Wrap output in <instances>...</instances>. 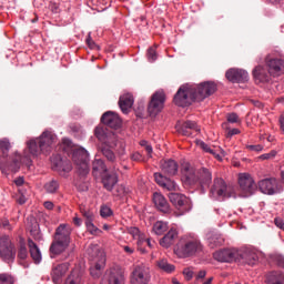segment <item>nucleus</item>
Wrapping results in <instances>:
<instances>
[{"instance_id":"nucleus-1","label":"nucleus","mask_w":284,"mask_h":284,"mask_svg":"<svg viewBox=\"0 0 284 284\" xmlns=\"http://www.w3.org/2000/svg\"><path fill=\"white\" fill-rule=\"evenodd\" d=\"M182 181L185 185H196L202 194H205L212 185V171L207 168L195 170L190 164H184L181 169Z\"/></svg>"},{"instance_id":"nucleus-2","label":"nucleus","mask_w":284,"mask_h":284,"mask_svg":"<svg viewBox=\"0 0 284 284\" xmlns=\"http://www.w3.org/2000/svg\"><path fill=\"white\" fill-rule=\"evenodd\" d=\"M72 236V229L68 224H60L53 234V241L50 245L49 252L54 256L63 254L70 247Z\"/></svg>"},{"instance_id":"nucleus-3","label":"nucleus","mask_w":284,"mask_h":284,"mask_svg":"<svg viewBox=\"0 0 284 284\" xmlns=\"http://www.w3.org/2000/svg\"><path fill=\"white\" fill-rule=\"evenodd\" d=\"M199 252H203V244L196 237L184 236L174 246V254L178 255V258H190Z\"/></svg>"},{"instance_id":"nucleus-4","label":"nucleus","mask_w":284,"mask_h":284,"mask_svg":"<svg viewBox=\"0 0 284 284\" xmlns=\"http://www.w3.org/2000/svg\"><path fill=\"white\" fill-rule=\"evenodd\" d=\"M88 254L93 265L90 268V274L93 278H99V276H101V272H103V268L105 267V253L99 250V246L90 245L88 247Z\"/></svg>"},{"instance_id":"nucleus-5","label":"nucleus","mask_w":284,"mask_h":284,"mask_svg":"<svg viewBox=\"0 0 284 284\" xmlns=\"http://www.w3.org/2000/svg\"><path fill=\"white\" fill-rule=\"evenodd\" d=\"M209 196L210 199H215V201H219L221 199H232V196L235 195L232 187L227 185L223 178H214L213 184L209 191Z\"/></svg>"},{"instance_id":"nucleus-6","label":"nucleus","mask_w":284,"mask_h":284,"mask_svg":"<svg viewBox=\"0 0 284 284\" xmlns=\"http://www.w3.org/2000/svg\"><path fill=\"white\" fill-rule=\"evenodd\" d=\"M194 100V85L184 84L181 85L173 98V103L178 105V108H190Z\"/></svg>"},{"instance_id":"nucleus-7","label":"nucleus","mask_w":284,"mask_h":284,"mask_svg":"<svg viewBox=\"0 0 284 284\" xmlns=\"http://www.w3.org/2000/svg\"><path fill=\"white\" fill-rule=\"evenodd\" d=\"M72 161L77 166L80 176H88L90 174V154L83 148L73 150Z\"/></svg>"},{"instance_id":"nucleus-8","label":"nucleus","mask_w":284,"mask_h":284,"mask_svg":"<svg viewBox=\"0 0 284 284\" xmlns=\"http://www.w3.org/2000/svg\"><path fill=\"white\" fill-rule=\"evenodd\" d=\"M216 90H219V87L214 81H204L200 84H193L194 101L201 103V101H205V99L212 97Z\"/></svg>"},{"instance_id":"nucleus-9","label":"nucleus","mask_w":284,"mask_h":284,"mask_svg":"<svg viewBox=\"0 0 284 284\" xmlns=\"http://www.w3.org/2000/svg\"><path fill=\"white\" fill-rule=\"evenodd\" d=\"M0 256L7 262H12L17 257V251H14V244L10 236H0Z\"/></svg>"},{"instance_id":"nucleus-10","label":"nucleus","mask_w":284,"mask_h":284,"mask_svg":"<svg viewBox=\"0 0 284 284\" xmlns=\"http://www.w3.org/2000/svg\"><path fill=\"white\" fill-rule=\"evenodd\" d=\"M165 105V92L156 91L152 97L148 105V112L150 116H156L163 110Z\"/></svg>"},{"instance_id":"nucleus-11","label":"nucleus","mask_w":284,"mask_h":284,"mask_svg":"<svg viewBox=\"0 0 284 284\" xmlns=\"http://www.w3.org/2000/svg\"><path fill=\"white\" fill-rule=\"evenodd\" d=\"M235 263L254 266L258 263V254L252 248H242L236 251Z\"/></svg>"},{"instance_id":"nucleus-12","label":"nucleus","mask_w":284,"mask_h":284,"mask_svg":"<svg viewBox=\"0 0 284 284\" xmlns=\"http://www.w3.org/2000/svg\"><path fill=\"white\" fill-rule=\"evenodd\" d=\"M239 185L245 197L252 196L256 192V182H254V178L250 173H241L239 175Z\"/></svg>"},{"instance_id":"nucleus-13","label":"nucleus","mask_w":284,"mask_h":284,"mask_svg":"<svg viewBox=\"0 0 284 284\" xmlns=\"http://www.w3.org/2000/svg\"><path fill=\"white\" fill-rule=\"evenodd\" d=\"M152 275L150 274V267L145 265H138L134 267L131 274V284H148L150 283Z\"/></svg>"},{"instance_id":"nucleus-14","label":"nucleus","mask_w":284,"mask_h":284,"mask_svg":"<svg viewBox=\"0 0 284 284\" xmlns=\"http://www.w3.org/2000/svg\"><path fill=\"white\" fill-rule=\"evenodd\" d=\"M109 284H125V270L120 265H114L106 271Z\"/></svg>"},{"instance_id":"nucleus-15","label":"nucleus","mask_w":284,"mask_h":284,"mask_svg":"<svg viewBox=\"0 0 284 284\" xmlns=\"http://www.w3.org/2000/svg\"><path fill=\"white\" fill-rule=\"evenodd\" d=\"M225 77L231 83H247L250 81V74L243 69H229Z\"/></svg>"},{"instance_id":"nucleus-16","label":"nucleus","mask_w":284,"mask_h":284,"mask_svg":"<svg viewBox=\"0 0 284 284\" xmlns=\"http://www.w3.org/2000/svg\"><path fill=\"white\" fill-rule=\"evenodd\" d=\"M101 123L106 125V128H111L112 130H119L123 121L121 120V116H119V113L114 111H106L101 116Z\"/></svg>"},{"instance_id":"nucleus-17","label":"nucleus","mask_w":284,"mask_h":284,"mask_svg":"<svg viewBox=\"0 0 284 284\" xmlns=\"http://www.w3.org/2000/svg\"><path fill=\"white\" fill-rule=\"evenodd\" d=\"M169 199L173 205L181 210L182 214H185V212H190V210H192L190 200L184 194L170 193Z\"/></svg>"},{"instance_id":"nucleus-18","label":"nucleus","mask_w":284,"mask_h":284,"mask_svg":"<svg viewBox=\"0 0 284 284\" xmlns=\"http://www.w3.org/2000/svg\"><path fill=\"white\" fill-rule=\"evenodd\" d=\"M52 168L55 172H59V174L72 172V162L68 159L61 158V155H53L51 158Z\"/></svg>"},{"instance_id":"nucleus-19","label":"nucleus","mask_w":284,"mask_h":284,"mask_svg":"<svg viewBox=\"0 0 284 284\" xmlns=\"http://www.w3.org/2000/svg\"><path fill=\"white\" fill-rule=\"evenodd\" d=\"M68 270H70V263L68 262L54 265L51 270L52 283L63 284V277L68 274Z\"/></svg>"},{"instance_id":"nucleus-20","label":"nucleus","mask_w":284,"mask_h":284,"mask_svg":"<svg viewBox=\"0 0 284 284\" xmlns=\"http://www.w3.org/2000/svg\"><path fill=\"white\" fill-rule=\"evenodd\" d=\"M37 141L42 154H50L54 143V135L50 131H44Z\"/></svg>"},{"instance_id":"nucleus-21","label":"nucleus","mask_w":284,"mask_h":284,"mask_svg":"<svg viewBox=\"0 0 284 284\" xmlns=\"http://www.w3.org/2000/svg\"><path fill=\"white\" fill-rule=\"evenodd\" d=\"M213 258L219 263H236V250L223 248L213 253Z\"/></svg>"},{"instance_id":"nucleus-22","label":"nucleus","mask_w":284,"mask_h":284,"mask_svg":"<svg viewBox=\"0 0 284 284\" xmlns=\"http://www.w3.org/2000/svg\"><path fill=\"white\" fill-rule=\"evenodd\" d=\"M277 185L278 180H276L275 178L264 179L258 182V187L262 194H268L270 196L276 194Z\"/></svg>"},{"instance_id":"nucleus-23","label":"nucleus","mask_w":284,"mask_h":284,"mask_svg":"<svg viewBox=\"0 0 284 284\" xmlns=\"http://www.w3.org/2000/svg\"><path fill=\"white\" fill-rule=\"evenodd\" d=\"M153 203L159 212H162V214H170V212H171L170 203L168 202L165 196H163V194L154 193L153 194Z\"/></svg>"},{"instance_id":"nucleus-24","label":"nucleus","mask_w":284,"mask_h":284,"mask_svg":"<svg viewBox=\"0 0 284 284\" xmlns=\"http://www.w3.org/2000/svg\"><path fill=\"white\" fill-rule=\"evenodd\" d=\"M178 132L183 136H192L194 132H201V128H199V124H196V122L189 120L178 126Z\"/></svg>"},{"instance_id":"nucleus-25","label":"nucleus","mask_w":284,"mask_h":284,"mask_svg":"<svg viewBox=\"0 0 284 284\" xmlns=\"http://www.w3.org/2000/svg\"><path fill=\"white\" fill-rule=\"evenodd\" d=\"M119 108L123 114H128L134 105V95L132 93H124L119 99Z\"/></svg>"},{"instance_id":"nucleus-26","label":"nucleus","mask_w":284,"mask_h":284,"mask_svg":"<svg viewBox=\"0 0 284 284\" xmlns=\"http://www.w3.org/2000/svg\"><path fill=\"white\" fill-rule=\"evenodd\" d=\"M271 77L272 74H270V71L262 65H257L253 70V79L257 83H270Z\"/></svg>"},{"instance_id":"nucleus-27","label":"nucleus","mask_w":284,"mask_h":284,"mask_svg":"<svg viewBox=\"0 0 284 284\" xmlns=\"http://www.w3.org/2000/svg\"><path fill=\"white\" fill-rule=\"evenodd\" d=\"M154 179L158 185H161V187H164L169 192L176 191V182L170 178L163 176V173H154Z\"/></svg>"},{"instance_id":"nucleus-28","label":"nucleus","mask_w":284,"mask_h":284,"mask_svg":"<svg viewBox=\"0 0 284 284\" xmlns=\"http://www.w3.org/2000/svg\"><path fill=\"white\" fill-rule=\"evenodd\" d=\"M116 183H119V173H116V171L106 173L102 178L103 187L108 192H112V190H114V185H116Z\"/></svg>"},{"instance_id":"nucleus-29","label":"nucleus","mask_w":284,"mask_h":284,"mask_svg":"<svg viewBox=\"0 0 284 284\" xmlns=\"http://www.w3.org/2000/svg\"><path fill=\"white\" fill-rule=\"evenodd\" d=\"M179 239V231L176 229H171L161 240L160 245L161 247H165L168 250L169 247H172L174 243H176V240Z\"/></svg>"},{"instance_id":"nucleus-30","label":"nucleus","mask_w":284,"mask_h":284,"mask_svg":"<svg viewBox=\"0 0 284 284\" xmlns=\"http://www.w3.org/2000/svg\"><path fill=\"white\" fill-rule=\"evenodd\" d=\"M162 174L166 176H176L179 174V163L174 160H166L161 163Z\"/></svg>"},{"instance_id":"nucleus-31","label":"nucleus","mask_w":284,"mask_h":284,"mask_svg":"<svg viewBox=\"0 0 284 284\" xmlns=\"http://www.w3.org/2000/svg\"><path fill=\"white\" fill-rule=\"evenodd\" d=\"M28 247H29V254L36 265H39L42 261L41 250L39 248V245L32 241V239H28Z\"/></svg>"},{"instance_id":"nucleus-32","label":"nucleus","mask_w":284,"mask_h":284,"mask_svg":"<svg viewBox=\"0 0 284 284\" xmlns=\"http://www.w3.org/2000/svg\"><path fill=\"white\" fill-rule=\"evenodd\" d=\"M268 73L271 77H281L283 72V60L271 59L267 61Z\"/></svg>"},{"instance_id":"nucleus-33","label":"nucleus","mask_w":284,"mask_h":284,"mask_svg":"<svg viewBox=\"0 0 284 284\" xmlns=\"http://www.w3.org/2000/svg\"><path fill=\"white\" fill-rule=\"evenodd\" d=\"M64 284H83V273L80 268H73Z\"/></svg>"},{"instance_id":"nucleus-34","label":"nucleus","mask_w":284,"mask_h":284,"mask_svg":"<svg viewBox=\"0 0 284 284\" xmlns=\"http://www.w3.org/2000/svg\"><path fill=\"white\" fill-rule=\"evenodd\" d=\"M266 284H284V273L271 272L267 276Z\"/></svg>"},{"instance_id":"nucleus-35","label":"nucleus","mask_w":284,"mask_h":284,"mask_svg":"<svg viewBox=\"0 0 284 284\" xmlns=\"http://www.w3.org/2000/svg\"><path fill=\"white\" fill-rule=\"evenodd\" d=\"M28 243H26V239L19 237V246H18V258L20 261H26L28 258Z\"/></svg>"},{"instance_id":"nucleus-36","label":"nucleus","mask_w":284,"mask_h":284,"mask_svg":"<svg viewBox=\"0 0 284 284\" xmlns=\"http://www.w3.org/2000/svg\"><path fill=\"white\" fill-rule=\"evenodd\" d=\"M10 150H12V143H10V139L3 138L0 140V152H2V156L8 158L10 154Z\"/></svg>"},{"instance_id":"nucleus-37","label":"nucleus","mask_w":284,"mask_h":284,"mask_svg":"<svg viewBox=\"0 0 284 284\" xmlns=\"http://www.w3.org/2000/svg\"><path fill=\"white\" fill-rule=\"evenodd\" d=\"M92 170H93V174L108 172V166L105 165V162L103 160L95 159L92 163Z\"/></svg>"},{"instance_id":"nucleus-38","label":"nucleus","mask_w":284,"mask_h":284,"mask_svg":"<svg viewBox=\"0 0 284 284\" xmlns=\"http://www.w3.org/2000/svg\"><path fill=\"white\" fill-rule=\"evenodd\" d=\"M59 187L60 184L57 180H51L44 184V190L47 194H57L59 192Z\"/></svg>"},{"instance_id":"nucleus-39","label":"nucleus","mask_w":284,"mask_h":284,"mask_svg":"<svg viewBox=\"0 0 284 284\" xmlns=\"http://www.w3.org/2000/svg\"><path fill=\"white\" fill-rule=\"evenodd\" d=\"M102 155L104 156V159H106V161H109V163H112L114 165V163H116V154H114V151H112V149L108 148V146H103L101 149Z\"/></svg>"},{"instance_id":"nucleus-40","label":"nucleus","mask_w":284,"mask_h":284,"mask_svg":"<svg viewBox=\"0 0 284 284\" xmlns=\"http://www.w3.org/2000/svg\"><path fill=\"white\" fill-rule=\"evenodd\" d=\"M223 243H225V240L221 235H212L209 237V247H211V250L221 247Z\"/></svg>"},{"instance_id":"nucleus-41","label":"nucleus","mask_w":284,"mask_h":284,"mask_svg":"<svg viewBox=\"0 0 284 284\" xmlns=\"http://www.w3.org/2000/svg\"><path fill=\"white\" fill-rule=\"evenodd\" d=\"M153 232L158 235L161 236L168 232V222L163 221H158L153 225Z\"/></svg>"},{"instance_id":"nucleus-42","label":"nucleus","mask_w":284,"mask_h":284,"mask_svg":"<svg viewBox=\"0 0 284 284\" xmlns=\"http://www.w3.org/2000/svg\"><path fill=\"white\" fill-rule=\"evenodd\" d=\"M28 148L31 156H39L41 154V148H39V141L38 140H31L28 142Z\"/></svg>"},{"instance_id":"nucleus-43","label":"nucleus","mask_w":284,"mask_h":284,"mask_svg":"<svg viewBox=\"0 0 284 284\" xmlns=\"http://www.w3.org/2000/svg\"><path fill=\"white\" fill-rule=\"evenodd\" d=\"M158 267H160V270L163 272H166V274H172V272L176 270V266H174V264H170L168 260H160L158 262Z\"/></svg>"},{"instance_id":"nucleus-44","label":"nucleus","mask_w":284,"mask_h":284,"mask_svg":"<svg viewBox=\"0 0 284 284\" xmlns=\"http://www.w3.org/2000/svg\"><path fill=\"white\" fill-rule=\"evenodd\" d=\"M130 194V189L125 187V185L120 184L113 192V196H119V199H123V196H128Z\"/></svg>"},{"instance_id":"nucleus-45","label":"nucleus","mask_w":284,"mask_h":284,"mask_svg":"<svg viewBox=\"0 0 284 284\" xmlns=\"http://www.w3.org/2000/svg\"><path fill=\"white\" fill-rule=\"evenodd\" d=\"M94 135L99 141H102V143H109L108 135L105 134V131L101 126H97L94 130Z\"/></svg>"},{"instance_id":"nucleus-46","label":"nucleus","mask_w":284,"mask_h":284,"mask_svg":"<svg viewBox=\"0 0 284 284\" xmlns=\"http://www.w3.org/2000/svg\"><path fill=\"white\" fill-rule=\"evenodd\" d=\"M146 57H148L150 63H154V61H156V59H159V55L156 54V47H150L148 49Z\"/></svg>"},{"instance_id":"nucleus-47","label":"nucleus","mask_w":284,"mask_h":284,"mask_svg":"<svg viewBox=\"0 0 284 284\" xmlns=\"http://www.w3.org/2000/svg\"><path fill=\"white\" fill-rule=\"evenodd\" d=\"M0 284H14V277L8 273H1Z\"/></svg>"},{"instance_id":"nucleus-48","label":"nucleus","mask_w":284,"mask_h":284,"mask_svg":"<svg viewBox=\"0 0 284 284\" xmlns=\"http://www.w3.org/2000/svg\"><path fill=\"white\" fill-rule=\"evenodd\" d=\"M85 226L88 232H90V234H92L93 236H99V234H101L102 232L99 227L94 225L93 222L87 223Z\"/></svg>"},{"instance_id":"nucleus-49","label":"nucleus","mask_w":284,"mask_h":284,"mask_svg":"<svg viewBox=\"0 0 284 284\" xmlns=\"http://www.w3.org/2000/svg\"><path fill=\"white\" fill-rule=\"evenodd\" d=\"M7 168L9 172H13L14 174H17V172L21 170V162L18 160H13Z\"/></svg>"},{"instance_id":"nucleus-50","label":"nucleus","mask_w":284,"mask_h":284,"mask_svg":"<svg viewBox=\"0 0 284 284\" xmlns=\"http://www.w3.org/2000/svg\"><path fill=\"white\" fill-rule=\"evenodd\" d=\"M113 212L112 209L110 206L103 205L100 209V215L102 216V219H108L109 216H112Z\"/></svg>"},{"instance_id":"nucleus-51","label":"nucleus","mask_w":284,"mask_h":284,"mask_svg":"<svg viewBox=\"0 0 284 284\" xmlns=\"http://www.w3.org/2000/svg\"><path fill=\"white\" fill-rule=\"evenodd\" d=\"M209 154H212L217 161H223V156H225V151L221 149H219V151L211 149V151H209Z\"/></svg>"},{"instance_id":"nucleus-52","label":"nucleus","mask_w":284,"mask_h":284,"mask_svg":"<svg viewBox=\"0 0 284 284\" xmlns=\"http://www.w3.org/2000/svg\"><path fill=\"white\" fill-rule=\"evenodd\" d=\"M30 235L32 236V239H34V241H43V235L41 234V231H39V229H31L30 230Z\"/></svg>"},{"instance_id":"nucleus-53","label":"nucleus","mask_w":284,"mask_h":284,"mask_svg":"<svg viewBox=\"0 0 284 284\" xmlns=\"http://www.w3.org/2000/svg\"><path fill=\"white\" fill-rule=\"evenodd\" d=\"M128 232L131 234V236H133V239H138V241L140 239H143L141 235V231L139 230V227H130L128 230Z\"/></svg>"},{"instance_id":"nucleus-54","label":"nucleus","mask_w":284,"mask_h":284,"mask_svg":"<svg viewBox=\"0 0 284 284\" xmlns=\"http://www.w3.org/2000/svg\"><path fill=\"white\" fill-rule=\"evenodd\" d=\"M277 152L272 150L268 153H264L260 155L261 161H270L271 159H274L276 156Z\"/></svg>"},{"instance_id":"nucleus-55","label":"nucleus","mask_w":284,"mask_h":284,"mask_svg":"<svg viewBox=\"0 0 284 284\" xmlns=\"http://www.w3.org/2000/svg\"><path fill=\"white\" fill-rule=\"evenodd\" d=\"M82 214L85 219V224L94 223V213L92 211H84Z\"/></svg>"},{"instance_id":"nucleus-56","label":"nucleus","mask_w":284,"mask_h":284,"mask_svg":"<svg viewBox=\"0 0 284 284\" xmlns=\"http://www.w3.org/2000/svg\"><path fill=\"white\" fill-rule=\"evenodd\" d=\"M183 275L185 276L186 281H192V278H194V271H192L190 267H186L183 270Z\"/></svg>"},{"instance_id":"nucleus-57","label":"nucleus","mask_w":284,"mask_h":284,"mask_svg":"<svg viewBox=\"0 0 284 284\" xmlns=\"http://www.w3.org/2000/svg\"><path fill=\"white\" fill-rule=\"evenodd\" d=\"M49 10H51V12H53V14H59V12H61V8L59 7V3H57V2H50Z\"/></svg>"},{"instance_id":"nucleus-58","label":"nucleus","mask_w":284,"mask_h":284,"mask_svg":"<svg viewBox=\"0 0 284 284\" xmlns=\"http://www.w3.org/2000/svg\"><path fill=\"white\" fill-rule=\"evenodd\" d=\"M87 45H89L90 50H97L99 49V45H97V42H94V40H92V37L89 34L87 38Z\"/></svg>"},{"instance_id":"nucleus-59","label":"nucleus","mask_w":284,"mask_h":284,"mask_svg":"<svg viewBox=\"0 0 284 284\" xmlns=\"http://www.w3.org/2000/svg\"><path fill=\"white\" fill-rule=\"evenodd\" d=\"M196 144H197V145L201 148V150H203L204 152L210 153L211 150H212V148H210V146L207 145V143H205V142L201 141V140H197V141H196Z\"/></svg>"},{"instance_id":"nucleus-60","label":"nucleus","mask_w":284,"mask_h":284,"mask_svg":"<svg viewBox=\"0 0 284 284\" xmlns=\"http://www.w3.org/2000/svg\"><path fill=\"white\" fill-rule=\"evenodd\" d=\"M246 150H250V152H263V145L261 144L246 145Z\"/></svg>"},{"instance_id":"nucleus-61","label":"nucleus","mask_w":284,"mask_h":284,"mask_svg":"<svg viewBox=\"0 0 284 284\" xmlns=\"http://www.w3.org/2000/svg\"><path fill=\"white\" fill-rule=\"evenodd\" d=\"M227 122L229 123H239V114H236V113H229L227 114Z\"/></svg>"},{"instance_id":"nucleus-62","label":"nucleus","mask_w":284,"mask_h":284,"mask_svg":"<svg viewBox=\"0 0 284 284\" xmlns=\"http://www.w3.org/2000/svg\"><path fill=\"white\" fill-rule=\"evenodd\" d=\"M140 145H141L142 148H145L148 154H152V145H150V144L148 143V141L141 140V141H140Z\"/></svg>"},{"instance_id":"nucleus-63","label":"nucleus","mask_w":284,"mask_h":284,"mask_svg":"<svg viewBox=\"0 0 284 284\" xmlns=\"http://www.w3.org/2000/svg\"><path fill=\"white\" fill-rule=\"evenodd\" d=\"M274 223H275L276 227H278L280 230H282L284 232V220L283 219L275 217Z\"/></svg>"},{"instance_id":"nucleus-64","label":"nucleus","mask_w":284,"mask_h":284,"mask_svg":"<svg viewBox=\"0 0 284 284\" xmlns=\"http://www.w3.org/2000/svg\"><path fill=\"white\" fill-rule=\"evenodd\" d=\"M275 263L278 265V267H284V257L283 255H276L275 256Z\"/></svg>"}]
</instances>
